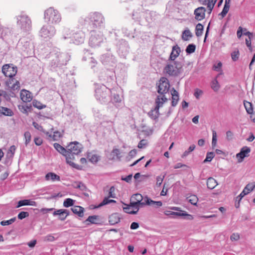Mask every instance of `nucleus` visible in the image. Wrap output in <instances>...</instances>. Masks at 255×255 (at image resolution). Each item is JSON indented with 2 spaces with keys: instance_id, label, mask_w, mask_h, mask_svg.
Returning a JSON list of instances; mask_svg holds the SVG:
<instances>
[{
  "instance_id": "nucleus-1",
  "label": "nucleus",
  "mask_w": 255,
  "mask_h": 255,
  "mask_svg": "<svg viewBox=\"0 0 255 255\" xmlns=\"http://www.w3.org/2000/svg\"><path fill=\"white\" fill-rule=\"evenodd\" d=\"M157 91L160 95L156 97L155 100V109L158 111L160 107H161L164 103L167 101V98L165 94L168 93L170 84L168 80L165 77L160 78L158 83H157Z\"/></svg>"
},
{
  "instance_id": "nucleus-2",
  "label": "nucleus",
  "mask_w": 255,
  "mask_h": 255,
  "mask_svg": "<svg viewBox=\"0 0 255 255\" xmlns=\"http://www.w3.org/2000/svg\"><path fill=\"white\" fill-rule=\"evenodd\" d=\"M104 21V17L99 12L91 13L85 19L84 25L91 31L93 29L101 27Z\"/></svg>"
},
{
  "instance_id": "nucleus-3",
  "label": "nucleus",
  "mask_w": 255,
  "mask_h": 255,
  "mask_svg": "<svg viewBox=\"0 0 255 255\" xmlns=\"http://www.w3.org/2000/svg\"><path fill=\"white\" fill-rule=\"evenodd\" d=\"M112 92L104 85H98L95 89V96L101 104H106L110 102Z\"/></svg>"
},
{
  "instance_id": "nucleus-4",
  "label": "nucleus",
  "mask_w": 255,
  "mask_h": 255,
  "mask_svg": "<svg viewBox=\"0 0 255 255\" xmlns=\"http://www.w3.org/2000/svg\"><path fill=\"white\" fill-rule=\"evenodd\" d=\"M173 61L166 65L164 68V72L169 76L176 77L183 71V64L179 61Z\"/></svg>"
},
{
  "instance_id": "nucleus-5",
  "label": "nucleus",
  "mask_w": 255,
  "mask_h": 255,
  "mask_svg": "<svg viewBox=\"0 0 255 255\" xmlns=\"http://www.w3.org/2000/svg\"><path fill=\"white\" fill-rule=\"evenodd\" d=\"M44 19L48 23L56 24L61 21L62 17L57 9L50 7L45 10Z\"/></svg>"
},
{
  "instance_id": "nucleus-6",
  "label": "nucleus",
  "mask_w": 255,
  "mask_h": 255,
  "mask_svg": "<svg viewBox=\"0 0 255 255\" xmlns=\"http://www.w3.org/2000/svg\"><path fill=\"white\" fill-rule=\"evenodd\" d=\"M31 20L30 17L23 12L17 16V24L23 31H29L31 28Z\"/></svg>"
},
{
  "instance_id": "nucleus-7",
  "label": "nucleus",
  "mask_w": 255,
  "mask_h": 255,
  "mask_svg": "<svg viewBox=\"0 0 255 255\" xmlns=\"http://www.w3.org/2000/svg\"><path fill=\"white\" fill-rule=\"evenodd\" d=\"M91 36L89 39V45L93 47L99 46L104 41V36L100 31H92Z\"/></svg>"
},
{
  "instance_id": "nucleus-8",
  "label": "nucleus",
  "mask_w": 255,
  "mask_h": 255,
  "mask_svg": "<svg viewBox=\"0 0 255 255\" xmlns=\"http://www.w3.org/2000/svg\"><path fill=\"white\" fill-rule=\"evenodd\" d=\"M56 30L51 25H43L39 31V35L44 39H51L56 34Z\"/></svg>"
},
{
  "instance_id": "nucleus-9",
  "label": "nucleus",
  "mask_w": 255,
  "mask_h": 255,
  "mask_svg": "<svg viewBox=\"0 0 255 255\" xmlns=\"http://www.w3.org/2000/svg\"><path fill=\"white\" fill-rule=\"evenodd\" d=\"M67 153L70 154V157H72L74 159V155H78L80 153L83 149L82 145L78 141L70 142L67 146Z\"/></svg>"
},
{
  "instance_id": "nucleus-10",
  "label": "nucleus",
  "mask_w": 255,
  "mask_h": 255,
  "mask_svg": "<svg viewBox=\"0 0 255 255\" xmlns=\"http://www.w3.org/2000/svg\"><path fill=\"white\" fill-rule=\"evenodd\" d=\"M53 146L58 152L65 156L66 162L68 164L73 167L77 168V165L71 161L73 160V158L70 157V155L68 154L67 147L65 148L58 143H54Z\"/></svg>"
},
{
  "instance_id": "nucleus-11",
  "label": "nucleus",
  "mask_w": 255,
  "mask_h": 255,
  "mask_svg": "<svg viewBox=\"0 0 255 255\" xmlns=\"http://www.w3.org/2000/svg\"><path fill=\"white\" fill-rule=\"evenodd\" d=\"M17 72V68L12 64H4L2 67V72L5 76L13 78Z\"/></svg>"
},
{
  "instance_id": "nucleus-12",
  "label": "nucleus",
  "mask_w": 255,
  "mask_h": 255,
  "mask_svg": "<svg viewBox=\"0 0 255 255\" xmlns=\"http://www.w3.org/2000/svg\"><path fill=\"white\" fill-rule=\"evenodd\" d=\"M70 55L67 53H59L56 55L57 66L66 65L70 59Z\"/></svg>"
},
{
  "instance_id": "nucleus-13",
  "label": "nucleus",
  "mask_w": 255,
  "mask_h": 255,
  "mask_svg": "<svg viewBox=\"0 0 255 255\" xmlns=\"http://www.w3.org/2000/svg\"><path fill=\"white\" fill-rule=\"evenodd\" d=\"M71 41L75 44L79 45L83 43L85 40V34L83 32L79 31L73 34L71 36Z\"/></svg>"
},
{
  "instance_id": "nucleus-14",
  "label": "nucleus",
  "mask_w": 255,
  "mask_h": 255,
  "mask_svg": "<svg viewBox=\"0 0 255 255\" xmlns=\"http://www.w3.org/2000/svg\"><path fill=\"white\" fill-rule=\"evenodd\" d=\"M255 188V182L251 183L248 184L242 192L237 197V199L239 198V201H241L242 199L246 195L248 194L251 191H253Z\"/></svg>"
},
{
  "instance_id": "nucleus-15",
  "label": "nucleus",
  "mask_w": 255,
  "mask_h": 255,
  "mask_svg": "<svg viewBox=\"0 0 255 255\" xmlns=\"http://www.w3.org/2000/svg\"><path fill=\"white\" fill-rule=\"evenodd\" d=\"M118 52L121 56L126 57V55L128 53V44L126 41L122 40L119 45Z\"/></svg>"
},
{
  "instance_id": "nucleus-16",
  "label": "nucleus",
  "mask_w": 255,
  "mask_h": 255,
  "mask_svg": "<svg viewBox=\"0 0 255 255\" xmlns=\"http://www.w3.org/2000/svg\"><path fill=\"white\" fill-rule=\"evenodd\" d=\"M250 152L251 149L250 147L246 146L242 147L240 152L236 155L237 157L238 158V162H241L245 157H248Z\"/></svg>"
},
{
  "instance_id": "nucleus-17",
  "label": "nucleus",
  "mask_w": 255,
  "mask_h": 255,
  "mask_svg": "<svg viewBox=\"0 0 255 255\" xmlns=\"http://www.w3.org/2000/svg\"><path fill=\"white\" fill-rule=\"evenodd\" d=\"M115 58L110 53L103 54L101 57V61L104 65H110L114 62Z\"/></svg>"
},
{
  "instance_id": "nucleus-18",
  "label": "nucleus",
  "mask_w": 255,
  "mask_h": 255,
  "mask_svg": "<svg viewBox=\"0 0 255 255\" xmlns=\"http://www.w3.org/2000/svg\"><path fill=\"white\" fill-rule=\"evenodd\" d=\"M205 8L202 6L198 7L195 9L194 10L195 18L198 20H201L203 19L205 17Z\"/></svg>"
},
{
  "instance_id": "nucleus-19",
  "label": "nucleus",
  "mask_w": 255,
  "mask_h": 255,
  "mask_svg": "<svg viewBox=\"0 0 255 255\" xmlns=\"http://www.w3.org/2000/svg\"><path fill=\"white\" fill-rule=\"evenodd\" d=\"M180 52V48L177 45L173 46L169 56V60L174 61L175 59L179 56Z\"/></svg>"
},
{
  "instance_id": "nucleus-20",
  "label": "nucleus",
  "mask_w": 255,
  "mask_h": 255,
  "mask_svg": "<svg viewBox=\"0 0 255 255\" xmlns=\"http://www.w3.org/2000/svg\"><path fill=\"white\" fill-rule=\"evenodd\" d=\"M20 98L21 100L25 103L29 102L32 100L31 93L25 89H23L21 91Z\"/></svg>"
},
{
  "instance_id": "nucleus-21",
  "label": "nucleus",
  "mask_w": 255,
  "mask_h": 255,
  "mask_svg": "<svg viewBox=\"0 0 255 255\" xmlns=\"http://www.w3.org/2000/svg\"><path fill=\"white\" fill-rule=\"evenodd\" d=\"M133 203H134L131 201L130 202V204L129 205L123 203L125 206H126V207H123L124 212L129 214H136L138 211H137V209H135V207L132 206V204Z\"/></svg>"
},
{
  "instance_id": "nucleus-22",
  "label": "nucleus",
  "mask_w": 255,
  "mask_h": 255,
  "mask_svg": "<svg viewBox=\"0 0 255 255\" xmlns=\"http://www.w3.org/2000/svg\"><path fill=\"white\" fill-rule=\"evenodd\" d=\"M171 95L172 96L171 105L173 107H175L177 105L179 100L178 92L173 88L171 90Z\"/></svg>"
},
{
  "instance_id": "nucleus-23",
  "label": "nucleus",
  "mask_w": 255,
  "mask_h": 255,
  "mask_svg": "<svg viewBox=\"0 0 255 255\" xmlns=\"http://www.w3.org/2000/svg\"><path fill=\"white\" fill-rule=\"evenodd\" d=\"M84 223L87 225H89L90 224H100L99 216H97V215L90 216L84 222Z\"/></svg>"
},
{
  "instance_id": "nucleus-24",
  "label": "nucleus",
  "mask_w": 255,
  "mask_h": 255,
  "mask_svg": "<svg viewBox=\"0 0 255 255\" xmlns=\"http://www.w3.org/2000/svg\"><path fill=\"white\" fill-rule=\"evenodd\" d=\"M212 70L219 72L216 76L217 77H219L220 75L224 74L222 70V63L220 61L215 62L213 65Z\"/></svg>"
},
{
  "instance_id": "nucleus-25",
  "label": "nucleus",
  "mask_w": 255,
  "mask_h": 255,
  "mask_svg": "<svg viewBox=\"0 0 255 255\" xmlns=\"http://www.w3.org/2000/svg\"><path fill=\"white\" fill-rule=\"evenodd\" d=\"M164 214L169 216H188L189 219H192L193 217L191 215L187 214L185 213H180V212H174L171 211H165L164 212Z\"/></svg>"
},
{
  "instance_id": "nucleus-26",
  "label": "nucleus",
  "mask_w": 255,
  "mask_h": 255,
  "mask_svg": "<svg viewBox=\"0 0 255 255\" xmlns=\"http://www.w3.org/2000/svg\"><path fill=\"white\" fill-rule=\"evenodd\" d=\"M45 178L47 181L51 180L52 182L60 181V177L54 172H48L46 174Z\"/></svg>"
},
{
  "instance_id": "nucleus-27",
  "label": "nucleus",
  "mask_w": 255,
  "mask_h": 255,
  "mask_svg": "<svg viewBox=\"0 0 255 255\" xmlns=\"http://www.w3.org/2000/svg\"><path fill=\"white\" fill-rule=\"evenodd\" d=\"M71 210L75 214L77 215L79 217H83L84 216V209L82 207L79 206H75L71 208Z\"/></svg>"
},
{
  "instance_id": "nucleus-28",
  "label": "nucleus",
  "mask_w": 255,
  "mask_h": 255,
  "mask_svg": "<svg viewBox=\"0 0 255 255\" xmlns=\"http://www.w3.org/2000/svg\"><path fill=\"white\" fill-rule=\"evenodd\" d=\"M110 101H111L116 106H120L122 103V99L119 94L114 93L112 98H110Z\"/></svg>"
},
{
  "instance_id": "nucleus-29",
  "label": "nucleus",
  "mask_w": 255,
  "mask_h": 255,
  "mask_svg": "<svg viewBox=\"0 0 255 255\" xmlns=\"http://www.w3.org/2000/svg\"><path fill=\"white\" fill-rule=\"evenodd\" d=\"M218 78L219 77H217V76H216V77L212 80L210 83L211 88L214 92H218L221 87L220 85L217 80Z\"/></svg>"
},
{
  "instance_id": "nucleus-30",
  "label": "nucleus",
  "mask_w": 255,
  "mask_h": 255,
  "mask_svg": "<svg viewBox=\"0 0 255 255\" xmlns=\"http://www.w3.org/2000/svg\"><path fill=\"white\" fill-rule=\"evenodd\" d=\"M121 218L117 213H114L110 216L109 222L111 225H114L120 222Z\"/></svg>"
},
{
  "instance_id": "nucleus-31",
  "label": "nucleus",
  "mask_w": 255,
  "mask_h": 255,
  "mask_svg": "<svg viewBox=\"0 0 255 255\" xmlns=\"http://www.w3.org/2000/svg\"><path fill=\"white\" fill-rule=\"evenodd\" d=\"M35 205V202L30 200L25 199L20 200L18 202L16 208H19L23 206L30 205L34 206Z\"/></svg>"
},
{
  "instance_id": "nucleus-32",
  "label": "nucleus",
  "mask_w": 255,
  "mask_h": 255,
  "mask_svg": "<svg viewBox=\"0 0 255 255\" xmlns=\"http://www.w3.org/2000/svg\"><path fill=\"white\" fill-rule=\"evenodd\" d=\"M193 36L192 33L188 28L182 32V39L184 41H188Z\"/></svg>"
},
{
  "instance_id": "nucleus-33",
  "label": "nucleus",
  "mask_w": 255,
  "mask_h": 255,
  "mask_svg": "<svg viewBox=\"0 0 255 255\" xmlns=\"http://www.w3.org/2000/svg\"><path fill=\"white\" fill-rule=\"evenodd\" d=\"M32 125L33 127L37 129V130L42 131L46 135H47L48 137H51V134H50L48 131H46L45 130H44L43 128V127L39 125L38 123H37L35 122H33L32 123Z\"/></svg>"
},
{
  "instance_id": "nucleus-34",
  "label": "nucleus",
  "mask_w": 255,
  "mask_h": 255,
  "mask_svg": "<svg viewBox=\"0 0 255 255\" xmlns=\"http://www.w3.org/2000/svg\"><path fill=\"white\" fill-rule=\"evenodd\" d=\"M0 113L6 116H12L13 115V113L11 110L1 106H0Z\"/></svg>"
},
{
  "instance_id": "nucleus-35",
  "label": "nucleus",
  "mask_w": 255,
  "mask_h": 255,
  "mask_svg": "<svg viewBox=\"0 0 255 255\" xmlns=\"http://www.w3.org/2000/svg\"><path fill=\"white\" fill-rule=\"evenodd\" d=\"M62 38L64 39L71 38L72 36L70 31V29L67 27H63L62 30Z\"/></svg>"
},
{
  "instance_id": "nucleus-36",
  "label": "nucleus",
  "mask_w": 255,
  "mask_h": 255,
  "mask_svg": "<svg viewBox=\"0 0 255 255\" xmlns=\"http://www.w3.org/2000/svg\"><path fill=\"white\" fill-rule=\"evenodd\" d=\"M109 198L110 197H105L103 199V201L98 206H96L95 207V208H100L102 206L109 204L111 203H116V201L113 200V199H109Z\"/></svg>"
},
{
  "instance_id": "nucleus-37",
  "label": "nucleus",
  "mask_w": 255,
  "mask_h": 255,
  "mask_svg": "<svg viewBox=\"0 0 255 255\" xmlns=\"http://www.w3.org/2000/svg\"><path fill=\"white\" fill-rule=\"evenodd\" d=\"M147 198H149L147 196H146L144 199V202H142V200H140L139 203H134L132 204V206L135 207V209H137V211H138L140 207H143L144 206L147 205Z\"/></svg>"
},
{
  "instance_id": "nucleus-38",
  "label": "nucleus",
  "mask_w": 255,
  "mask_h": 255,
  "mask_svg": "<svg viewBox=\"0 0 255 255\" xmlns=\"http://www.w3.org/2000/svg\"><path fill=\"white\" fill-rule=\"evenodd\" d=\"M146 203H147V205H153L156 208L160 207L162 205V202L161 201H154L150 198H147Z\"/></svg>"
},
{
  "instance_id": "nucleus-39",
  "label": "nucleus",
  "mask_w": 255,
  "mask_h": 255,
  "mask_svg": "<svg viewBox=\"0 0 255 255\" xmlns=\"http://www.w3.org/2000/svg\"><path fill=\"white\" fill-rule=\"evenodd\" d=\"M53 215L54 216L58 215L59 216L58 219L61 221H64L66 219L64 213H63L62 209H58V210H55L53 213Z\"/></svg>"
},
{
  "instance_id": "nucleus-40",
  "label": "nucleus",
  "mask_w": 255,
  "mask_h": 255,
  "mask_svg": "<svg viewBox=\"0 0 255 255\" xmlns=\"http://www.w3.org/2000/svg\"><path fill=\"white\" fill-rule=\"evenodd\" d=\"M187 201L192 205H196L198 199L195 195H191L186 198Z\"/></svg>"
},
{
  "instance_id": "nucleus-41",
  "label": "nucleus",
  "mask_w": 255,
  "mask_h": 255,
  "mask_svg": "<svg viewBox=\"0 0 255 255\" xmlns=\"http://www.w3.org/2000/svg\"><path fill=\"white\" fill-rule=\"evenodd\" d=\"M2 97L6 101H8L10 100L11 97H13L15 96V94L13 92L10 91V93H8L5 91H3L1 92Z\"/></svg>"
},
{
  "instance_id": "nucleus-42",
  "label": "nucleus",
  "mask_w": 255,
  "mask_h": 255,
  "mask_svg": "<svg viewBox=\"0 0 255 255\" xmlns=\"http://www.w3.org/2000/svg\"><path fill=\"white\" fill-rule=\"evenodd\" d=\"M217 181L212 177L208 178V189H213L217 185Z\"/></svg>"
},
{
  "instance_id": "nucleus-43",
  "label": "nucleus",
  "mask_w": 255,
  "mask_h": 255,
  "mask_svg": "<svg viewBox=\"0 0 255 255\" xmlns=\"http://www.w3.org/2000/svg\"><path fill=\"white\" fill-rule=\"evenodd\" d=\"M142 196L140 194H134L130 199V201L133 203H139L140 200H142Z\"/></svg>"
},
{
  "instance_id": "nucleus-44",
  "label": "nucleus",
  "mask_w": 255,
  "mask_h": 255,
  "mask_svg": "<svg viewBox=\"0 0 255 255\" xmlns=\"http://www.w3.org/2000/svg\"><path fill=\"white\" fill-rule=\"evenodd\" d=\"M62 136L61 132L59 131H55L53 132V134H51V137H48L49 139L52 138L54 141H57Z\"/></svg>"
},
{
  "instance_id": "nucleus-45",
  "label": "nucleus",
  "mask_w": 255,
  "mask_h": 255,
  "mask_svg": "<svg viewBox=\"0 0 255 255\" xmlns=\"http://www.w3.org/2000/svg\"><path fill=\"white\" fill-rule=\"evenodd\" d=\"M75 203V200L71 198L66 199L63 202V206L66 208L72 206Z\"/></svg>"
},
{
  "instance_id": "nucleus-46",
  "label": "nucleus",
  "mask_w": 255,
  "mask_h": 255,
  "mask_svg": "<svg viewBox=\"0 0 255 255\" xmlns=\"http://www.w3.org/2000/svg\"><path fill=\"white\" fill-rule=\"evenodd\" d=\"M203 30V26L198 23L196 26V35L197 37L201 36L202 34Z\"/></svg>"
},
{
  "instance_id": "nucleus-47",
  "label": "nucleus",
  "mask_w": 255,
  "mask_h": 255,
  "mask_svg": "<svg viewBox=\"0 0 255 255\" xmlns=\"http://www.w3.org/2000/svg\"><path fill=\"white\" fill-rule=\"evenodd\" d=\"M195 45L194 44H190L187 46L185 51L187 54H191L195 52Z\"/></svg>"
},
{
  "instance_id": "nucleus-48",
  "label": "nucleus",
  "mask_w": 255,
  "mask_h": 255,
  "mask_svg": "<svg viewBox=\"0 0 255 255\" xmlns=\"http://www.w3.org/2000/svg\"><path fill=\"white\" fill-rule=\"evenodd\" d=\"M217 141V135L216 131L214 130H212V146L213 148L216 146Z\"/></svg>"
},
{
  "instance_id": "nucleus-49",
  "label": "nucleus",
  "mask_w": 255,
  "mask_h": 255,
  "mask_svg": "<svg viewBox=\"0 0 255 255\" xmlns=\"http://www.w3.org/2000/svg\"><path fill=\"white\" fill-rule=\"evenodd\" d=\"M88 158L89 160L93 163H97L99 159V157L96 154H88Z\"/></svg>"
},
{
  "instance_id": "nucleus-50",
  "label": "nucleus",
  "mask_w": 255,
  "mask_h": 255,
  "mask_svg": "<svg viewBox=\"0 0 255 255\" xmlns=\"http://www.w3.org/2000/svg\"><path fill=\"white\" fill-rule=\"evenodd\" d=\"M15 220H16V217H13L8 220L1 221L0 223V224L3 226L11 225L13 222H14L15 221Z\"/></svg>"
},
{
  "instance_id": "nucleus-51",
  "label": "nucleus",
  "mask_w": 255,
  "mask_h": 255,
  "mask_svg": "<svg viewBox=\"0 0 255 255\" xmlns=\"http://www.w3.org/2000/svg\"><path fill=\"white\" fill-rule=\"evenodd\" d=\"M20 88V83L18 81H16L15 83H13L11 86L8 87L10 89L11 91H14L15 90H18Z\"/></svg>"
},
{
  "instance_id": "nucleus-52",
  "label": "nucleus",
  "mask_w": 255,
  "mask_h": 255,
  "mask_svg": "<svg viewBox=\"0 0 255 255\" xmlns=\"http://www.w3.org/2000/svg\"><path fill=\"white\" fill-rule=\"evenodd\" d=\"M244 106L247 111V112L248 114H251L253 113V109L252 108V106L251 103L247 102V103H244Z\"/></svg>"
},
{
  "instance_id": "nucleus-53",
  "label": "nucleus",
  "mask_w": 255,
  "mask_h": 255,
  "mask_svg": "<svg viewBox=\"0 0 255 255\" xmlns=\"http://www.w3.org/2000/svg\"><path fill=\"white\" fill-rule=\"evenodd\" d=\"M25 144L27 145L31 141V135L29 131H26L24 133Z\"/></svg>"
},
{
  "instance_id": "nucleus-54",
  "label": "nucleus",
  "mask_w": 255,
  "mask_h": 255,
  "mask_svg": "<svg viewBox=\"0 0 255 255\" xmlns=\"http://www.w3.org/2000/svg\"><path fill=\"white\" fill-rule=\"evenodd\" d=\"M158 111H159V110ZM148 114L152 119H156L158 118L159 115L158 111H157L155 109V111L152 110L150 111Z\"/></svg>"
},
{
  "instance_id": "nucleus-55",
  "label": "nucleus",
  "mask_w": 255,
  "mask_h": 255,
  "mask_svg": "<svg viewBox=\"0 0 255 255\" xmlns=\"http://www.w3.org/2000/svg\"><path fill=\"white\" fill-rule=\"evenodd\" d=\"M217 0H208V13H210Z\"/></svg>"
},
{
  "instance_id": "nucleus-56",
  "label": "nucleus",
  "mask_w": 255,
  "mask_h": 255,
  "mask_svg": "<svg viewBox=\"0 0 255 255\" xmlns=\"http://www.w3.org/2000/svg\"><path fill=\"white\" fill-rule=\"evenodd\" d=\"M195 148V145L194 144H192V145H190L189 146V147L188 148V149L183 153V154L182 156V157L183 158V157L187 156L189 153H190L191 152H192V151H193L194 150Z\"/></svg>"
},
{
  "instance_id": "nucleus-57",
  "label": "nucleus",
  "mask_w": 255,
  "mask_h": 255,
  "mask_svg": "<svg viewBox=\"0 0 255 255\" xmlns=\"http://www.w3.org/2000/svg\"><path fill=\"white\" fill-rule=\"evenodd\" d=\"M32 104H33V106L34 107H35L38 109H42L46 107L45 105H42L41 103H40L39 102H38L36 100H34L32 102Z\"/></svg>"
},
{
  "instance_id": "nucleus-58",
  "label": "nucleus",
  "mask_w": 255,
  "mask_h": 255,
  "mask_svg": "<svg viewBox=\"0 0 255 255\" xmlns=\"http://www.w3.org/2000/svg\"><path fill=\"white\" fill-rule=\"evenodd\" d=\"M115 188L114 186H112L109 189V193H108V197L115 198L116 197V194L115 193Z\"/></svg>"
},
{
  "instance_id": "nucleus-59",
  "label": "nucleus",
  "mask_w": 255,
  "mask_h": 255,
  "mask_svg": "<svg viewBox=\"0 0 255 255\" xmlns=\"http://www.w3.org/2000/svg\"><path fill=\"white\" fill-rule=\"evenodd\" d=\"M29 216V213L27 212H20L17 216V217L20 220H22L24 218L28 217Z\"/></svg>"
},
{
  "instance_id": "nucleus-60",
  "label": "nucleus",
  "mask_w": 255,
  "mask_h": 255,
  "mask_svg": "<svg viewBox=\"0 0 255 255\" xmlns=\"http://www.w3.org/2000/svg\"><path fill=\"white\" fill-rule=\"evenodd\" d=\"M55 239V238L52 234L48 235L44 237V241L46 242H53Z\"/></svg>"
},
{
  "instance_id": "nucleus-61",
  "label": "nucleus",
  "mask_w": 255,
  "mask_h": 255,
  "mask_svg": "<svg viewBox=\"0 0 255 255\" xmlns=\"http://www.w3.org/2000/svg\"><path fill=\"white\" fill-rule=\"evenodd\" d=\"M165 177V175L163 176H158L156 177V186L159 187L161 186L162 181Z\"/></svg>"
},
{
  "instance_id": "nucleus-62",
  "label": "nucleus",
  "mask_w": 255,
  "mask_h": 255,
  "mask_svg": "<svg viewBox=\"0 0 255 255\" xmlns=\"http://www.w3.org/2000/svg\"><path fill=\"white\" fill-rule=\"evenodd\" d=\"M230 7V0H225V5L224 6L223 10L228 13Z\"/></svg>"
},
{
  "instance_id": "nucleus-63",
  "label": "nucleus",
  "mask_w": 255,
  "mask_h": 255,
  "mask_svg": "<svg viewBox=\"0 0 255 255\" xmlns=\"http://www.w3.org/2000/svg\"><path fill=\"white\" fill-rule=\"evenodd\" d=\"M239 51L238 50L233 52L231 54L232 59L233 61H236L239 58Z\"/></svg>"
},
{
  "instance_id": "nucleus-64",
  "label": "nucleus",
  "mask_w": 255,
  "mask_h": 255,
  "mask_svg": "<svg viewBox=\"0 0 255 255\" xmlns=\"http://www.w3.org/2000/svg\"><path fill=\"white\" fill-rule=\"evenodd\" d=\"M16 147L15 145H12L11 146L8 151L7 154H10V156L13 157L14 155V154L15 153V151L16 150Z\"/></svg>"
}]
</instances>
